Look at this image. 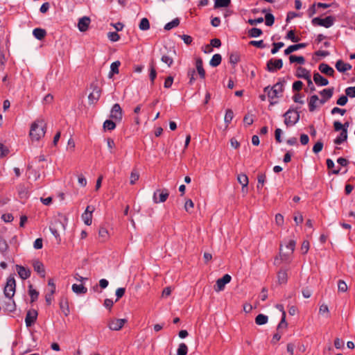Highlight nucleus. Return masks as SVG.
Here are the masks:
<instances>
[{
    "mask_svg": "<svg viewBox=\"0 0 355 355\" xmlns=\"http://www.w3.org/2000/svg\"><path fill=\"white\" fill-rule=\"evenodd\" d=\"M46 124L43 119H37L31 125L29 132L32 141H39L44 137Z\"/></svg>",
    "mask_w": 355,
    "mask_h": 355,
    "instance_id": "nucleus-1",
    "label": "nucleus"
},
{
    "mask_svg": "<svg viewBox=\"0 0 355 355\" xmlns=\"http://www.w3.org/2000/svg\"><path fill=\"white\" fill-rule=\"evenodd\" d=\"M284 123L287 126L293 125L298 122L300 114L297 111L289 109L284 114Z\"/></svg>",
    "mask_w": 355,
    "mask_h": 355,
    "instance_id": "nucleus-2",
    "label": "nucleus"
},
{
    "mask_svg": "<svg viewBox=\"0 0 355 355\" xmlns=\"http://www.w3.org/2000/svg\"><path fill=\"white\" fill-rule=\"evenodd\" d=\"M16 282L15 277L10 276L4 288V295L9 300L12 299L15 293Z\"/></svg>",
    "mask_w": 355,
    "mask_h": 355,
    "instance_id": "nucleus-3",
    "label": "nucleus"
},
{
    "mask_svg": "<svg viewBox=\"0 0 355 355\" xmlns=\"http://www.w3.org/2000/svg\"><path fill=\"white\" fill-rule=\"evenodd\" d=\"M264 92L268 93V96L270 99L279 98V94L283 92V84L277 83L271 88L266 87Z\"/></svg>",
    "mask_w": 355,
    "mask_h": 355,
    "instance_id": "nucleus-4",
    "label": "nucleus"
},
{
    "mask_svg": "<svg viewBox=\"0 0 355 355\" xmlns=\"http://www.w3.org/2000/svg\"><path fill=\"white\" fill-rule=\"evenodd\" d=\"M311 22L314 26H321L325 28H329L334 24V17L332 16H328L324 19L315 17L312 19Z\"/></svg>",
    "mask_w": 355,
    "mask_h": 355,
    "instance_id": "nucleus-5",
    "label": "nucleus"
},
{
    "mask_svg": "<svg viewBox=\"0 0 355 355\" xmlns=\"http://www.w3.org/2000/svg\"><path fill=\"white\" fill-rule=\"evenodd\" d=\"M110 117L116 121H121L122 117H123V112H122V109L119 103H115L112 106L111 111H110Z\"/></svg>",
    "mask_w": 355,
    "mask_h": 355,
    "instance_id": "nucleus-6",
    "label": "nucleus"
},
{
    "mask_svg": "<svg viewBox=\"0 0 355 355\" xmlns=\"http://www.w3.org/2000/svg\"><path fill=\"white\" fill-rule=\"evenodd\" d=\"M231 279L232 277L228 274H225L222 278L218 279L216 281V285L214 286L215 291L220 292L223 291L225 285L230 283Z\"/></svg>",
    "mask_w": 355,
    "mask_h": 355,
    "instance_id": "nucleus-7",
    "label": "nucleus"
},
{
    "mask_svg": "<svg viewBox=\"0 0 355 355\" xmlns=\"http://www.w3.org/2000/svg\"><path fill=\"white\" fill-rule=\"evenodd\" d=\"M127 322L125 319H112L108 322L107 327L110 330L119 331Z\"/></svg>",
    "mask_w": 355,
    "mask_h": 355,
    "instance_id": "nucleus-8",
    "label": "nucleus"
},
{
    "mask_svg": "<svg viewBox=\"0 0 355 355\" xmlns=\"http://www.w3.org/2000/svg\"><path fill=\"white\" fill-rule=\"evenodd\" d=\"M283 61L282 59L273 60L270 59L267 62V70L270 72H274L282 68Z\"/></svg>",
    "mask_w": 355,
    "mask_h": 355,
    "instance_id": "nucleus-9",
    "label": "nucleus"
},
{
    "mask_svg": "<svg viewBox=\"0 0 355 355\" xmlns=\"http://www.w3.org/2000/svg\"><path fill=\"white\" fill-rule=\"evenodd\" d=\"M95 208L92 205H88L86 207L85 212L82 214V219L84 221L85 224L87 225H90L92 222V212L94 211Z\"/></svg>",
    "mask_w": 355,
    "mask_h": 355,
    "instance_id": "nucleus-10",
    "label": "nucleus"
},
{
    "mask_svg": "<svg viewBox=\"0 0 355 355\" xmlns=\"http://www.w3.org/2000/svg\"><path fill=\"white\" fill-rule=\"evenodd\" d=\"M101 90L96 85L93 86V90L88 96L89 101L91 104L96 103L101 96Z\"/></svg>",
    "mask_w": 355,
    "mask_h": 355,
    "instance_id": "nucleus-11",
    "label": "nucleus"
},
{
    "mask_svg": "<svg viewBox=\"0 0 355 355\" xmlns=\"http://www.w3.org/2000/svg\"><path fill=\"white\" fill-rule=\"evenodd\" d=\"M90 19L88 17H83L80 18L78 23V27L80 31L85 32L87 30L90 24Z\"/></svg>",
    "mask_w": 355,
    "mask_h": 355,
    "instance_id": "nucleus-12",
    "label": "nucleus"
},
{
    "mask_svg": "<svg viewBox=\"0 0 355 355\" xmlns=\"http://www.w3.org/2000/svg\"><path fill=\"white\" fill-rule=\"evenodd\" d=\"M37 313L35 311H28L25 318L26 325L27 327H31L37 319Z\"/></svg>",
    "mask_w": 355,
    "mask_h": 355,
    "instance_id": "nucleus-13",
    "label": "nucleus"
},
{
    "mask_svg": "<svg viewBox=\"0 0 355 355\" xmlns=\"http://www.w3.org/2000/svg\"><path fill=\"white\" fill-rule=\"evenodd\" d=\"M17 273L22 279H26L31 276V270L22 266H16Z\"/></svg>",
    "mask_w": 355,
    "mask_h": 355,
    "instance_id": "nucleus-14",
    "label": "nucleus"
},
{
    "mask_svg": "<svg viewBox=\"0 0 355 355\" xmlns=\"http://www.w3.org/2000/svg\"><path fill=\"white\" fill-rule=\"evenodd\" d=\"M313 81L319 86H326L329 84L328 80L322 76L318 72H315L313 74Z\"/></svg>",
    "mask_w": 355,
    "mask_h": 355,
    "instance_id": "nucleus-15",
    "label": "nucleus"
},
{
    "mask_svg": "<svg viewBox=\"0 0 355 355\" xmlns=\"http://www.w3.org/2000/svg\"><path fill=\"white\" fill-rule=\"evenodd\" d=\"M49 286H52V289L49 291V293L46 294L45 300L48 304H51L53 300V295L55 292V285L52 279H49L48 282Z\"/></svg>",
    "mask_w": 355,
    "mask_h": 355,
    "instance_id": "nucleus-16",
    "label": "nucleus"
},
{
    "mask_svg": "<svg viewBox=\"0 0 355 355\" xmlns=\"http://www.w3.org/2000/svg\"><path fill=\"white\" fill-rule=\"evenodd\" d=\"M306 46H307L306 43H300V44H297L291 45L284 50V54L286 55H289L295 51H297L300 49L305 48Z\"/></svg>",
    "mask_w": 355,
    "mask_h": 355,
    "instance_id": "nucleus-17",
    "label": "nucleus"
},
{
    "mask_svg": "<svg viewBox=\"0 0 355 355\" xmlns=\"http://www.w3.org/2000/svg\"><path fill=\"white\" fill-rule=\"evenodd\" d=\"M319 70L322 73L329 76H333L334 70L332 67L326 63H321L318 67Z\"/></svg>",
    "mask_w": 355,
    "mask_h": 355,
    "instance_id": "nucleus-18",
    "label": "nucleus"
},
{
    "mask_svg": "<svg viewBox=\"0 0 355 355\" xmlns=\"http://www.w3.org/2000/svg\"><path fill=\"white\" fill-rule=\"evenodd\" d=\"M295 245H296L295 241H294V240L289 241L288 243L286 245V248L287 250V251L286 252H282L283 250L282 249V248H280L281 254H282L283 256H289L290 254H291L293 252L295 248Z\"/></svg>",
    "mask_w": 355,
    "mask_h": 355,
    "instance_id": "nucleus-19",
    "label": "nucleus"
},
{
    "mask_svg": "<svg viewBox=\"0 0 355 355\" xmlns=\"http://www.w3.org/2000/svg\"><path fill=\"white\" fill-rule=\"evenodd\" d=\"M295 76L299 78H304L305 80L308 79L311 76L310 71L303 68L302 67H299L297 69Z\"/></svg>",
    "mask_w": 355,
    "mask_h": 355,
    "instance_id": "nucleus-20",
    "label": "nucleus"
},
{
    "mask_svg": "<svg viewBox=\"0 0 355 355\" xmlns=\"http://www.w3.org/2000/svg\"><path fill=\"white\" fill-rule=\"evenodd\" d=\"M196 70L201 78H205V71L203 68L202 60L200 58H198L196 60Z\"/></svg>",
    "mask_w": 355,
    "mask_h": 355,
    "instance_id": "nucleus-21",
    "label": "nucleus"
},
{
    "mask_svg": "<svg viewBox=\"0 0 355 355\" xmlns=\"http://www.w3.org/2000/svg\"><path fill=\"white\" fill-rule=\"evenodd\" d=\"M336 68L340 72H345L352 69V65L345 63L343 60H339L336 63Z\"/></svg>",
    "mask_w": 355,
    "mask_h": 355,
    "instance_id": "nucleus-22",
    "label": "nucleus"
},
{
    "mask_svg": "<svg viewBox=\"0 0 355 355\" xmlns=\"http://www.w3.org/2000/svg\"><path fill=\"white\" fill-rule=\"evenodd\" d=\"M34 270L41 275V277H44L45 276V270L44 265L40 261H35L33 263Z\"/></svg>",
    "mask_w": 355,
    "mask_h": 355,
    "instance_id": "nucleus-23",
    "label": "nucleus"
},
{
    "mask_svg": "<svg viewBox=\"0 0 355 355\" xmlns=\"http://www.w3.org/2000/svg\"><path fill=\"white\" fill-rule=\"evenodd\" d=\"M319 101L317 95H313L309 98V109L310 112H313L318 107L317 103Z\"/></svg>",
    "mask_w": 355,
    "mask_h": 355,
    "instance_id": "nucleus-24",
    "label": "nucleus"
},
{
    "mask_svg": "<svg viewBox=\"0 0 355 355\" xmlns=\"http://www.w3.org/2000/svg\"><path fill=\"white\" fill-rule=\"evenodd\" d=\"M237 181L241 184L243 190L248 187L249 182L248 176L244 173H240L237 175Z\"/></svg>",
    "mask_w": 355,
    "mask_h": 355,
    "instance_id": "nucleus-25",
    "label": "nucleus"
},
{
    "mask_svg": "<svg viewBox=\"0 0 355 355\" xmlns=\"http://www.w3.org/2000/svg\"><path fill=\"white\" fill-rule=\"evenodd\" d=\"M71 289L73 292L78 295L85 294L87 292V288L85 287L83 284H74L72 285Z\"/></svg>",
    "mask_w": 355,
    "mask_h": 355,
    "instance_id": "nucleus-26",
    "label": "nucleus"
},
{
    "mask_svg": "<svg viewBox=\"0 0 355 355\" xmlns=\"http://www.w3.org/2000/svg\"><path fill=\"white\" fill-rule=\"evenodd\" d=\"M121 64L119 61H115L112 62L110 65V71L109 73L108 77L111 78L114 74H118L119 72V67Z\"/></svg>",
    "mask_w": 355,
    "mask_h": 355,
    "instance_id": "nucleus-27",
    "label": "nucleus"
},
{
    "mask_svg": "<svg viewBox=\"0 0 355 355\" xmlns=\"http://www.w3.org/2000/svg\"><path fill=\"white\" fill-rule=\"evenodd\" d=\"M347 139V132L346 130H343L340 135L334 139V144L340 145Z\"/></svg>",
    "mask_w": 355,
    "mask_h": 355,
    "instance_id": "nucleus-28",
    "label": "nucleus"
},
{
    "mask_svg": "<svg viewBox=\"0 0 355 355\" xmlns=\"http://www.w3.org/2000/svg\"><path fill=\"white\" fill-rule=\"evenodd\" d=\"M33 34L36 39L41 40L45 37L46 32L44 29L36 28L33 30Z\"/></svg>",
    "mask_w": 355,
    "mask_h": 355,
    "instance_id": "nucleus-29",
    "label": "nucleus"
},
{
    "mask_svg": "<svg viewBox=\"0 0 355 355\" xmlns=\"http://www.w3.org/2000/svg\"><path fill=\"white\" fill-rule=\"evenodd\" d=\"M221 60H222V57L220 54H218V53L214 54L212 56V58L209 62V64L211 67H216L220 64Z\"/></svg>",
    "mask_w": 355,
    "mask_h": 355,
    "instance_id": "nucleus-30",
    "label": "nucleus"
},
{
    "mask_svg": "<svg viewBox=\"0 0 355 355\" xmlns=\"http://www.w3.org/2000/svg\"><path fill=\"white\" fill-rule=\"evenodd\" d=\"M289 61L291 63L297 62L300 64H304L305 63V59L303 56H297L294 55L289 56Z\"/></svg>",
    "mask_w": 355,
    "mask_h": 355,
    "instance_id": "nucleus-31",
    "label": "nucleus"
},
{
    "mask_svg": "<svg viewBox=\"0 0 355 355\" xmlns=\"http://www.w3.org/2000/svg\"><path fill=\"white\" fill-rule=\"evenodd\" d=\"M268 318L263 314H259L255 318V322L258 325H263L268 322Z\"/></svg>",
    "mask_w": 355,
    "mask_h": 355,
    "instance_id": "nucleus-32",
    "label": "nucleus"
},
{
    "mask_svg": "<svg viewBox=\"0 0 355 355\" xmlns=\"http://www.w3.org/2000/svg\"><path fill=\"white\" fill-rule=\"evenodd\" d=\"M157 192H160L159 193V200H166L169 196V193L166 189H162L161 191L157 190L156 191L154 192V194H153L154 200H156Z\"/></svg>",
    "mask_w": 355,
    "mask_h": 355,
    "instance_id": "nucleus-33",
    "label": "nucleus"
},
{
    "mask_svg": "<svg viewBox=\"0 0 355 355\" xmlns=\"http://www.w3.org/2000/svg\"><path fill=\"white\" fill-rule=\"evenodd\" d=\"M230 3L231 0H215L214 8L228 7Z\"/></svg>",
    "mask_w": 355,
    "mask_h": 355,
    "instance_id": "nucleus-34",
    "label": "nucleus"
},
{
    "mask_svg": "<svg viewBox=\"0 0 355 355\" xmlns=\"http://www.w3.org/2000/svg\"><path fill=\"white\" fill-rule=\"evenodd\" d=\"M139 28L141 31L148 30L150 28V23L148 19L146 17L142 18L139 23Z\"/></svg>",
    "mask_w": 355,
    "mask_h": 355,
    "instance_id": "nucleus-35",
    "label": "nucleus"
},
{
    "mask_svg": "<svg viewBox=\"0 0 355 355\" xmlns=\"http://www.w3.org/2000/svg\"><path fill=\"white\" fill-rule=\"evenodd\" d=\"M116 128V123L112 120H105L103 123L105 130H113Z\"/></svg>",
    "mask_w": 355,
    "mask_h": 355,
    "instance_id": "nucleus-36",
    "label": "nucleus"
},
{
    "mask_svg": "<svg viewBox=\"0 0 355 355\" xmlns=\"http://www.w3.org/2000/svg\"><path fill=\"white\" fill-rule=\"evenodd\" d=\"M334 94V88H328V89H324L320 92L321 96H322L324 98H326V99H329L332 97Z\"/></svg>",
    "mask_w": 355,
    "mask_h": 355,
    "instance_id": "nucleus-37",
    "label": "nucleus"
},
{
    "mask_svg": "<svg viewBox=\"0 0 355 355\" xmlns=\"http://www.w3.org/2000/svg\"><path fill=\"white\" fill-rule=\"evenodd\" d=\"M179 24H180L179 19L175 18L173 20H172L171 21L167 23L164 26V29L166 31H169V30L178 26L179 25Z\"/></svg>",
    "mask_w": 355,
    "mask_h": 355,
    "instance_id": "nucleus-38",
    "label": "nucleus"
},
{
    "mask_svg": "<svg viewBox=\"0 0 355 355\" xmlns=\"http://www.w3.org/2000/svg\"><path fill=\"white\" fill-rule=\"evenodd\" d=\"M287 277H288V275H287V272L286 270H280L278 272L277 278H278V282L280 284L286 283L287 281Z\"/></svg>",
    "mask_w": 355,
    "mask_h": 355,
    "instance_id": "nucleus-39",
    "label": "nucleus"
},
{
    "mask_svg": "<svg viewBox=\"0 0 355 355\" xmlns=\"http://www.w3.org/2000/svg\"><path fill=\"white\" fill-rule=\"evenodd\" d=\"M262 31L260 28H252L248 31V35L251 37H257L262 34Z\"/></svg>",
    "mask_w": 355,
    "mask_h": 355,
    "instance_id": "nucleus-40",
    "label": "nucleus"
},
{
    "mask_svg": "<svg viewBox=\"0 0 355 355\" xmlns=\"http://www.w3.org/2000/svg\"><path fill=\"white\" fill-rule=\"evenodd\" d=\"M188 352V347L186 344L184 343H180L178 352L177 355H187Z\"/></svg>",
    "mask_w": 355,
    "mask_h": 355,
    "instance_id": "nucleus-41",
    "label": "nucleus"
},
{
    "mask_svg": "<svg viewBox=\"0 0 355 355\" xmlns=\"http://www.w3.org/2000/svg\"><path fill=\"white\" fill-rule=\"evenodd\" d=\"M162 62L166 63L170 67L173 63V58L169 55H163L161 58Z\"/></svg>",
    "mask_w": 355,
    "mask_h": 355,
    "instance_id": "nucleus-42",
    "label": "nucleus"
},
{
    "mask_svg": "<svg viewBox=\"0 0 355 355\" xmlns=\"http://www.w3.org/2000/svg\"><path fill=\"white\" fill-rule=\"evenodd\" d=\"M234 117V112L231 109H227L225 115V123L227 124L230 123Z\"/></svg>",
    "mask_w": 355,
    "mask_h": 355,
    "instance_id": "nucleus-43",
    "label": "nucleus"
},
{
    "mask_svg": "<svg viewBox=\"0 0 355 355\" xmlns=\"http://www.w3.org/2000/svg\"><path fill=\"white\" fill-rule=\"evenodd\" d=\"M139 178V173L136 171L133 170L131 172L130 177V184H135L136 182Z\"/></svg>",
    "mask_w": 355,
    "mask_h": 355,
    "instance_id": "nucleus-44",
    "label": "nucleus"
},
{
    "mask_svg": "<svg viewBox=\"0 0 355 355\" xmlns=\"http://www.w3.org/2000/svg\"><path fill=\"white\" fill-rule=\"evenodd\" d=\"M18 195L20 198H28V192L24 187H19L18 189Z\"/></svg>",
    "mask_w": 355,
    "mask_h": 355,
    "instance_id": "nucleus-45",
    "label": "nucleus"
},
{
    "mask_svg": "<svg viewBox=\"0 0 355 355\" xmlns=\"http://www.w3.org/2000/svg\"><path fill=\"white\" fill-rule=\"evenodd\" d=\"M286 38L291 40L293 42H297L300 40V37L295 35V32L293 30H291L287 33Z\"/></svg>",
    "mask_w": 355,
    "mask_h": 355,
    "instance_id": "nucleus-46",
    "label": "nucleus"
},
{
    "mask_svg": "<svg viewBox=\"0 0 355 355\" xmlns=\"http://www.w3.org/2000/svg\"><path fill=\"white\" fill-rule=\"evenodd\" d=\"M275 22V17L274 16L268 13L265 16V23L266 25L268 26H271Z\"/></svg>",
    "mask_w": 355,
    "mask_h": 355,
    "instance_id": "nucleus-47",
    "label": "nucleus"
},
{
    "mask_svg": "<svg viewBox=\"0 0 355 355\" xmlns=\"http://www.w3.org/2000/svg\"><path fill=\"white\" fill-rule=\"evenodd\" d=\"M29 295L31 298V302L35 301L39 295V293L36 290L33 288L32 285L29 286Z\"/></svg>",
    "mask_w": 355,
    "mask_h": 355,
    "instance_id": "nucleus-48",
    "label": "nucleus"
},
{
    "mask_svg": "<svg viewBox=\"0 0 355 355\" xmlns=\"http://www.w3.org/2000/svg\"><path fill=\"white\" fill-rule=\"evenodd\" d=\"M347 288H348L347 285L345 281L341 280V279L338 280V291L345 293L347 291Z\"/></svg>",
    "mask_w": 355,
    "mask_h": 355,
    "instance_id": "nucleus-49",
    "label": "nucleus"
},
{
    "mask_svg": "<svg viewBox=\"0 0 355 355\" xmlns=\"http://www.w3.org/2000/svg\"><path fill=\"white\" fill-rule=\"evenodd\" d=\"M273 48L271 49V53L275 54L278 52V51L284 46V44L282 42H274L272 44Z\"/></svg>",
    "mask_w": 355,
    "mask_h": 355,
    "instance_id": "nucleus-50",
    "label": "nucleus"
},
{
    "mask_svg": "<svg viewBox=\"0 0 355 355\" xmlns=\"http://www.w3.org/2000/svg\"><path fill=\"white\" fill-rule=\"evenodd\" d=\"M8 248V245L5 239L0 237V252L1 253H5Z\"/></svg>",
    "mask_w": 355,
    "mask_h": 355,
    "instance_id": "nucleus-51",
    "label": "nucleus"
},
{
    "mask_svg": "<svg viewBox=\"0 0 355 355\" xmlns=\"http://www.w3.org/2000/svg\"><path fill=\"white\" fill-rule=\"evenodd\" d=\"M240 60V56L236 53H232L230 55V62L232 64H236Z\"/></svg>",
    "mask_w": 355,
    "mask_h": 355,
    "instance_id": "nucleus-52",
    "label": "nucleus"
},
{
    "mask_svg": "<svg viewBox=\"0 0 355 355\" xmlns=\"http://www.w3.org/2000/svg\"><path fill=\"white\" fill-rule=\"evenodd\" d=\"M107 37L112 42H117L120 39V36L116 32H109Z\"/></svg>",
    "mask_w": 355,
    "mask_h": 355,
    "instance_id": "nucleus-53",
    "label": "nucleus"
},
{
    "mask_svg": "<svg viewBox=\"0 0 355 355\" xmlns=\"http://www.w3.org/2000/svg\"><path fill=\"white\" fill-rule=\"evenodd\" d=\"M323 148V143L320 141H317L313 147V152L315 154L320 153Z\"/></svg>",
    "mask_w": 355,
    "mask_h": 355,
    "instance_id": "nucleus-54",
    "label": "nucleus"
},
{
    "mask_svg": "<svg viewBox=\"0 0 355 355\" xmlns=\"http://www.w3.org/2000/svg\"><path fill=\"white\" fill-rule=\"evenodd\" d=\"M250 44L260 49H264L266 47V45L263 44V40H252L250 42Z\"/></svg>",
    "mask_w": 355,
    "mask_h": 355,
    "instance_id": "nucleus-55",
    "label": "nucleus"
},
{
    "mask_svg": "<svg viewBox=\"0 0 355 355\" xmlns=\"http://www.w3.org/2000/svg\"><path fill=\"white\" fill-rule=\"evenodd\" d=\"M266 180V175L265 174H259L257 177V188L259 189L263 187L264 182Z\"/></svg>",
    "mask_w": 355,
    "mask_h": 355,
    "instance_id": "nucleus-56",
    "label": "nucleus"
},
{
    "mask_svg": "<svg viewBox=\"0 0 355 355\" xmlns=\"http://www.w3.org/2000/svg\"><path fill=\"white\" fill-rule=\"evenodd\" d=\"M347 95H342L336 101L337 105L340 106H344L347 103Z\"/></svg>",
    "mask_w": 355,
    "mask_h": 355,
    "instance_id": "nucleus-57",
    "label": "nucleus"
},
{
    "mask_svg": "<svg viewBox=\"0 0 355 355\" xmlns=\"http://www.w3.org/2000/svg\"><path fill=\"white\" fill-rule=\"evenodd\" d=\"M184 209L187 211L191 212L194 208L193 201H185L184 204Z\"/></svg>",
    "mask_w": 355,
    "mask_h": 355,
    "instance_id": "nucleus-58",
    "label": "nucleus"
},
{
    "mask_svg": "<svg viewBox=\"0 0 355 355\" xmlns=\"http://www.w3.org/2000/svg\"><path fill=\"white\" fill-rule=\"evenodd\" d=\"M345 94L350 98H355V86L346 88Z\"/></svg>",
    "mask_w": 355,
    "mask_h": 355,
    "instance_id": "nucleus-59",
    "label": "nucleus"
},
{
    "mask_svg": "<svg viewBox=\"0 0 355 355\" xmlns=\"http://www.w3.org/2000/svg\"><path fill=\"white\" fill-rule=\"evenodd\" d=\"M156 76H157L156 70L154 68L153 65H151L150 66V69L149 77H150V81H151L152 84L154 83V80L156 78Z\"/></svg>",
    "mask_w": 355,
    "mask_h": 355,
    "instance_id": "nucleus-60",
    "label": "nucleus"
},
{
    "mask_svg": "<svg viewBox=\"0 0 355 355\" xmlns=\"http://www.w3.org/2000/svg\"><path fill=\"white\" fill-rule=\"evenodd\" d=\"M329 308L327 306V305L326 304H322L320 306V309H319V313L320 314H327L326 317L328 318L329 317Z\"/></svg>",
    "mask_w": 355,
    "mask_h": 355,
    "instance_id": "nucleus-61",
    "label": "nucleus"
},
{
    "mask_svg": "<svg viewBox=\"0 0 355 355\" xmlns=\"http://www.w3.org/2000/svg\"><path fill=\"white\" fill-rule=\"evenodd\" d=\"M293 220H294L295 223H296V225H299L303 222L304 219H303V216H302V214L300 212H297L295 214V216L293 217Z\"/></svg>",
    "mask_w": 355,
    "mask_h": 355,
    "instance_id": "nucleus-62",
    "label": "nucleus"
},
{
    "mask_svg": "<svg viewBox=\"0 0 355 355\" xmlns=\"http://www.w3.org/2000/svg\"><path fill=\"white\" fill-rule=\"evenodd\" d=\"M284 221V216L281 214H277L275 215V223L278 226H282Z\"/></svg>",
    "mask_w": 355,
    "mask_h": 355,
    "instance_id": "nucleus-63",
    "label": "nucleus"
},
{
    "mask_svg": "<svg viewBox=\"0 0 355 355\" xmlns=\"http://www.w3.org/2000/svg\"><path fill=\"white\" fill-rule=\"evenodd\" d=\"M125 288H119L116 290V302L118 301L121 297H122L123 296V295L125 294Z\"/></svg>",
    "mask_w": 355,
    "mask_h": 355,
    "instance_id": "nucleus-64",
    "label": "nucleus"
}]
</instances>
